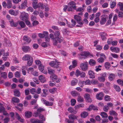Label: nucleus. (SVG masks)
Listing matches in <instances>:
<instances>
[{
    "label": "nucleus",
    "instance_id": "nucleus-1",
    "mask_svg": "<svg viewBox=\"0 0 123 123\" xmlns=\"http://www.w3.org/2000/svg\"><path fill=\"white\" fill-rule=\"evenodd\" d=\"M49 37L51 39L53 40V41L54 45L57 46L58 48H60L61 45L59 43L62 42L63 40V38L62 37L60 32L58 31H56L54 34H50L49 35Z\"/></svg>",
    "mask_w": 123,
    "mask_h": 123
},
{
    "label": "nucleus",
    "instance_id": "nucleus-2",
    "mask_svg": "<svg viewBox=\"0 0 123 123\" xmlns=\"http://www.w3.org/2000/svg\"><path fill=\"white\" fill-rule=\"evenodd\" d=\"M79 56V59H84L88 56H93L88 51H83L78 55Z\"/></svg>",
    "mask_w": 123,
    "mask_h": 123
},
{
    "label": "nucleus",
    "instance_id": "nucleus-3",
    "mask_svg": "<svg viewBox=\"0 0 123 123\" xmlns=\"http://www.w3.org/2000/svg\"><path fill=\"white\" fill-rule=\"evenodd\" d=\"M76 5V3L74 1H71L69 2L68 4V11L72 12L73 11V9H76L77 7Z\"/></svg>",
    "mask_w": 123,
    "mask_h": 123
},
{
    "label": "nucleus",
    "instance_id": "nucleus-4",
    "mask_svg": "<svg viewBox=\"0 0 123 123\" xmlns=\"http://www.w3.org/2000/svg\"><path fill=\"white\" fill-rule=\"evenodd\" d=\"M74 18L78 24L81 26L83 25V22L82 20V17L80 16L79 15H75L74 16Z\"/></svg>",
    "mask_w": 123,
    "mask_h": 123
},
{
    "label": "nucleus",
    "instance_id": "nucleus-5",
    "mask_svg": "<svg viewBox=\"0 0 123 123\" xmlns=\"http://www.w3.org/2000/svg\"><path fill=\"white\" fill-rule=\"evenodd\" d=\"M65 22L67 24V19L61 17L59 18L58 23L61 26H65Z\"/></svg>",
    "mask_w": 123,
    "mask_h": 123
},
{
    "label": "nucleus",
    "instance_id": "nucleus-6",
    "mask_svg": "<svg viewBox=\"0 0 123 123\" xmlns=\"http://www.w3.org/2000/svg\"><path fill=\"white\" fill-rule=\"evenodd\" d=\"M88 64L87 62H84L81 63L80 65V67L83 71H86L88 68Z\"/></svg>",
    "mask_w": 123,
    "mask_h": 123
},
{
    "label": "nucleus",
    "instance_id": "nucleus-7",
    "mask_svg": "<svg viewBox=\"0 0 123 123\" xmlns=\"http://www.w3.org/2000/svg\"><path fill=\"white\" fill-rule=\"evenodd\" d=\"M20 17L21 20L24 21L28 19V15L27 13L25 12H22L21 13Z\"/></svg>",
    "mask_w": 123,
    "mask_h": 123
},
{
    "label": "nucleus",
    "instance_id": "nucleus-8",
    "mask_svg": "<svg viewBox=\"0 0 123 123\" xmlns=\"http://www.w3.org/2000/svg\"><path fill=\"white\" fill-rule=\"evenodd\" d=\"M59 63L57 60H55L50 62L49 64L51 66L57 68L59 67Z\"/></svg>",
    "mask_w": 123,
    "mask_h": 123
},
{
    "label": "nucleus",
    "instance_id": "nucleus-9",
    "mask_svg": "<svg viewBox=\"0 0 123 123\" xmlns=\"http://www.w3.org/2000/svg\"><path fill=\"white\" fill-rule=\"evenodd\" d=\"M101 76L98 77V80L101 82H104L105 80L107 74L106 73H102L100 74Z\"/></svg>",
    "mask_w": 123,
    "mask_h": 123
},
{
    "label": "nucleus",
    "instance_id": "nucleus-10",
    "mask_svg": "<svg viewBox=\"0 0 123 123\" xmlns=\"http://www.w3.org/2000/svg\"><path fill=\"white\" fill-rule=\"evenodd\" d=\"M50 77L51 79L52 80L55 81L56 80L55 82L57 83L59 82L61 80L59 78H58V76L54 74L50 75Z\"/></svg>",
    "mask_w": 123,
    "mask_h": 123
},
{
    "label": "nucleus",
    "instance_id": "nucleus-11",
    "mask_svg": "<svg viewBox=\"0 0 123 123\" xmlns=\"http://www.w3.org/2000/svg\"><path fill=\"white\" fill-rule=\"evenodd\" d=\"M41 101L44 104L47 106H51L53 105V102H49L43 98L41 99Z\"/></svg>",
    "mask_w": 123,
    "mask_h": 123
},
{
    "label": "nucleus",
    "instance_id": "nucleus-12",
    "mask_svg": "<svg viewBox=\"0 0 123 123\" xmlns=\"http://www.w3.org/2000/svg\"><path fill=\"white\" fill-rule=\"evenodd\" d=\"M72 65L70 66L69 68L70 70L72 69L73 68H75L77 65V62L76 60H74L72 61Z\"/></svg>",
    "mask_w": 123,
    "mask_h": 123
},
{
    "label": "nucleus",
    "instance_id": "nucleus-13",
    "mask_svg": "<svg viewBox=\"0 0 123 123\" xmlns=\"http://www.w3.org/2000/svg\"><path fill=\"white\" fill-rule=\"evenodd\" d=\"M23 51L25 52H27L31 50V48L28 46H23L22 48Z\"/></svg>",
    "mask_w": 123,
    "mask_h": 123
},
{
    "label": "nucleus",
    "instance_id": "nucleus-14",
    "mask_svg": "<svg viewBox=\"0 0 123 123\" xmlns=\"http://www.w3.org/2000/svg\"><path fill=\"white\" fill-rule=\"evenodd\" d=\"M104 95L102 92H101L97 94L96 95V98L100 100H102Z\"/></svg>",
    "mask_w": 123,
    "mask_h": 123
},
{
    "label": "nucleus",
    "instance_id": "nucleus-15",
    "mask_svg": "<svg viewBox=\"0 0 123 123\" xmlns=\"http://www.w3.org/2000/svg\"><path fill=\"white\" fill-rule=\"evenodd\" d=\"M84 97L87 102H92V99L90 98V95L88 94H85L84 95Z\"/></svg>",
    "mask_w": 123,
    "mask_h": 123
},
{
    "label": "nucleus",
    "instance_id": "nucleus-16",
    "mask_svg": "<svg viewBox=\"0 0 123 123\" xmlns=\"http://www.w3.org/2000/svg\"><path fill=\"white\" fill-rule=\"evenodd\" d=\"M32 57L29 55H25L22 58V60L24 61H28Z\"/></svg>",
    "mask_w": 123,
    "mask_h": 123
},
{
    "label": "nucleus",
    "instance_id": "nucleus-17",
    "mask_svg": "<svg viewBox=\"0 0 123 123\" xmlns=\"http://www.w3.org/2000/svg\"><path fill=\"white\" fill-rule=\"evenodd\" d=\"M99 35L100 36L102 40L104 41L106 40V37L107 36L106 33L104 32H101L99 33Z\"/></svg>",
    "mask_w": 123,
    "mask_h": 123
},
{
    "label": "nucleus",
    "instance_id": "nucleus-18",
    "mask_svg": "<svg viewBox=\"0 0 123 123\" xmlns=\"http://www.w3.org/2000/svg\"><path fill=\"white\" fill-rule=\"evenodd\" d=\"M88 74L90 78L93 79L95 78V76L92 70H90L88 71Z\"/></svg>",
    "mask_w": 123,
    "mask_h": 123
},
{
    "label": "nucleus",
    "instance_id": "nucleus-19",
    "mask_svg": "<svg viewBox=\"0 0 123 123\" xmlns=\"http://www.w3.org/2000/svg\"><path fill=\"white\" fill-rule=\"evenodd\" d=\"M31 123H43L42 121L37 119H31Z\"/></svg>",
    "mask_w": 123,
    "mask_h": 123
},
{
    "label": "nucleus",
    "instance_id": "nucleus-20",
    "mask_svg": "<svg viewBox=\"0 0 123 123\" xmlns=\"http://www.w3.org/2000/svg\"><path fill=\"white\" fill-rule=\"evenodd\" d=\"M110 49L112 52L116 53L118 52L120 49H119L118 48L113 47H111L110 48Z\"/></svg>",
    "mask_w": 123,
    "mask_h": 123
},
{
    "label": "nucleus",
    "instance_id": "nucleus-21",
    "mask_svg": "<svg viewBox=\"0 0 123 123\" xmlns=\"http://www.w3.org/2000/svg\"><path fill=\"white\" fill-rule=\"evenodd\" d=\"M78 80L76 78H74L72 80L71 82V85L72 86L76 85L78 82Z\"/></svg>",
    "mask_w": 123,
    "mask_h": 123
},
{
    "label": "nucleus",
    "instance_id": "nucleus-22",
    "mask_svg": "<svg viewBox=\"0 0 123 123\" xmlns=\"http://www.w3.org/2000/svg\"><path fill=\"white\" fill-rule=\"evenodd\" d=\"M92 109L94 110H97V107L92 105H90L87 110H88L89 111H90Z\"/></svg>",
    "mask_w": 123,
    "mask_h": 123
},
{
    "label": "nucleus",
    "instance_id": "nucleus-23",
    "mask_svg": "<svg viewBox=\"0 0 123 123\" xmlns=\"http://www.w3.org/2000/svg\"><path fill=\"white\" fill-rule=\"evenodd\" d=\"M116 5V2L115 0H111L110 3V7L113 8Z\"/></svg>",
    "mask_w": 123,
    "mask_h": 123
},
{
    "label": "nucleus",
    "instance_id": "nucleus-24",
    "mask_svg": "<svg viewBox=\"0 0 123 123\" xmlns=\"http://www.w3.org/2000/svg\"><path fill=\"white\" fill-rule=\"evenodd\" d=\"M9 13L12 15L16 16L18 13V12L17 11H15L14 10L11 9L9 11Z\"/></svg>",
    "mask_w": 123,
    "mask_h": 123
},
{
    "label": "nucleus",
    "instance_id": "nucleus-25",
    "mask_svg": "<svg viewBox=\"0 0 123 123\" xmlns=\"http://www.w3.org/2000/svg\"><path fill=\"white\" fill-rule=\"evenodd\" d=\"M82 84L85 85H91V81L89 79H87L85 81H83Z\"/></svg>",
    "mask_w": 123,
    "mask_h": 123
},
{
    "label": "nucleus",
    "instance_id": "nucleus-26",
    "mask_svg": "<svg viewBox=\"0 0 123 123\" xmlns=\"http://www.w3.org/2000/svg\"><path fill=\"white\" fill-rule=\"evenodd\" d=\"M9 22L12 26L16 27L17 25V23L16 22H14L13 19L10 20Z\"/></svg>",
    "mask_w": 123,
    "mask_h": 123
},
{
    "label": "nucleus",
    "instance_id": "nucleus-27",
    "mask_svg": "<svg viewBox=\"0 0 123 123\" xmlns=\"http://www.w3.org/2000/svg\"><path fill=\"white\" fill-rule=\"evenodd\" d=\"M106 17L104 16L102 17L100 21V23L101 24H105L106 21Z\"/></svg>",
    "mask_w": 123,
    "mask_h": 123
},
{
    "label": "nucleus",
    "instance_id": "nucleus-28",
    "mask_svg": "<svg viewBox=\"0 0 123 123\" xmlns=\"http://www.w3.org/2000/svg\"><path fill=\"white\" fill-rule=\"evenodd\" d=\"M39 80L41 82L43 83L46 80L45 77L43 75H41L39 76Z\"/></svg>",
    "mask_w": 123,
    "mask_h": 123
},
{
    "label": "nucleus",
    "instance_id": "nucleus-29",
    "mask_svg": "<svg viewBox=\"0 0 123 123\" xmlns=\"http://www.w3.org/2000/svg\"><path fill=\"white\" fill-rule=\"evenodd\" d=\"M42 91L43 92V93L42 94L41 96L44 97H46L47 94V92L48 91V90L46 89H44Z\"/></svg>",
    "mask_w": 123,
    "mask_h": 123
},
{
    "label": "nucleus",
    "instance_id": "nucleus-30",
    "mask_svg": "<svg viewBox=\"0 0 123 123\" xmlns=\"http://www.w3.org/2000/svg\"><path fill=\"white\" fill-rule=\"evenodd\" d=\"M32 115L31 112L30 111H27L25 112V115L26 117L29 118L31 117Z\"/></svg>",
    "mask_w": 123,
    "mask_h": 123
},
{
    "label": "nucleus",
    "instance_id": "nucleus-31",
    "mask_svg": "<svg viewBox=\"0 0 123 123\" xmlns=\"http://www.w3.org/2000/svg\"><path fill=\"white\" fill-rule=\"evenodd\" d=\"M15 115L16 117L19 121L21 122H23L24 121V120L21 118L20 116L18 113H16Z\"/></svg>",
    "mask_w": 123,
    "mask_h": 123
},
{
    "label": "nucleus",
    "instance_id": "nucleus-32",
    "mask_svg": "<svg viewBox=\"0 0 123 123\" xmlns=\"http://www.w3.org/2000/svg\"><path fill=\"white\" fill-rule=\"evenodd\" d=\"M68 117L69 119L74 120L76 119L77 117L74 115H70L68 116Z\"/></svg>",
    "mask_w": 123,
    "mask_h": 123
},
{
    "label": "nucleus",
    "instance_id": "nucleus-33",
    "mask_svg": "<svg viewBox=\"0 0 123 123\" xmlns=\"http://www.w3.org/2000/svg\"><path fill=\"white\" fill-rule=\"evenodd\" d=\"M7 2V8L9 9L12 7V4L11 0H6Z\"/></svg>",
    "mask_w": 123,
    "mask_h": 123
},
{
    "label": "nucleus",
    "instance_id": "nucleus-34",
    "mask_svg": "<svg viewBox=\"0 0 123 123\" xmlns=\"http://www.w3.org/2000/svg\"><path fill=\"white\" fill-rule=\"evenodd\" d=\"M33 61V59L32 57L28 60L27 63V65L28 66H31L32 63Z\"/></svg>",
    "mask_w": 123,
    "mask_h": 123
},
{
    "label": "nucleus",
    "instance_id": "nucleus-35",
    "mask_svg": "<svg viewBox=\"0 0 123 123\" xmlns=\"http://www.w3.org/2000/svg\"><path fill=\"white\" fill-rule=\"evenodd\" d=\"M23 39L28 43L31 42V39L30 38L26 36H24L23 38Z\"/></svg>",
    "mask_w": 123,
    "mask_h": 123
},
{
    "label": "nucleus",
    "instance_id": "nucleus-36",
    "mask_svg": "<svg viewBox=\"0 0 123 123\" xmlns=\"http://www.w3.org/2000/svg\"><path fill=\"white\" fill-rule=\"evenodd\" d=\"M68 111L70 113H73L74 114L76 113V112L74 110L73 108L72 107H69L68 109Z\"/></svg>",
    "mask_w": 123,
    "mask_h": 123
},
{
    "label": "nucleus",
    "instance_id": "nucleus-37",
    "mask_svg": "<svg viewBox=\"0 0 123 123\" xmlns=\"http://www.w3.org/2000/svg\"><path fill=\"white\" fill-rule=\"evenodd\" d=\"M88 113L87 112L84 111L82 112L81 114V117L83 118H85L88 115Z\"/></svg>",
    "mask_w": 123,
    "mask_h": 123
},
{
    "label": "nucleus",
    "instance_id": "nucleus-38",
    "mask_svg": "<svg viewBox=\"0 0 123 123\" xmlns=\"http://www.w3.org/2000/svg\"><path fill=\"white\" fill-rule=\"evenodd\" d=\"M83 98L81 96L79 95L77 99L78 102L79 103H81L83 101Z\"/></svg>",
    "mask_w": 123,
    "mask_h": 123
},
{
    "label": "nucleus",
    "instance_id": "nucleus-39",
    "mask_svg": "<svg viewBox=\"0 0 123 123\" xmlns=\"http://www.w3.org/2000/svg\"><path fill=\"white\" fill-rule=\"evenodd\" d=\"M71 94L73 96H76L80 95V93L76 91H72Z\"/></svg>",
    "mask_w": 123,
    "mask_h": 123
},
{
    "label": "nucleus",
    "instance_id": "nucleus-40",
    "mask_svg": "<svg viewBox=\"0 0 123 123\" xmlns=\"http://www.w3.org/2000/svg\"><path fill=\"white\" fill-rule=\"evenodd\" d=\"M89 63L90 65L92 66L96 64V62L94 60L91 59L90 60Z\"/></svg>",
    "mask_w": 123,
    "mask_h": 123
},
{
    "label": "nucleus",
    "instance_id": "nucleus-41",
    "mask_svg": "<svg viewBox=\"0 0 123 123\" xmlns=\"http://www.w3.org/2000/svg\"><path fill=\"white\" fill-rule=\"evenodd\" d=\"M110 115L114 116H117V113L115 111L113 110H111L109 112Z\"/></svg>",
    "mask_w": 123,
    "mask_h": 123
},
{
    "label": "nucleus",
    "instance_id": "nucleus-42",
    "mask_svg": "<svg viewBox=\"0 0 123 123\" xmlns=\"http://www.w3.org/2000/svg\"><path fill=\"white\" fill-rule=\"evenodd\" d=\"M14 95L17 97H19L20 95V93L19 90L15 89L14 91Z\"/></svg>",
    "mask_w": 123,
    "mask_h": 123
},
{
    "label": "nucleus",
    "instance_id": "nucleus-43",
    "mask_svg": "<svg viewBox=\"0 0 123 123\" xmlns=\"http://www.w3.org/2000/svg\"><path fill=\"white\" fill-rule=\"evenodd\" d=\"M38 117L41 120L40 121H42L43 123V122L45 120V119L44 116L41 114H40L38 116Z\"/></svg>",
    "mask_w": 123,
    "mask_h": 123
},
{
    "label": "nucleus",
    "instance_id": "nucleus-44",
    "mask_svg": "<svg viewBox=\"0 0 123 123\" xmlns=\"http://www.w3.org/2000/svg\"><path fill=\"white\" fill-rule=\"evenodd\" d=\"M71 22L72 23V25L71 26H70L69 25H68V26L69 27H72L74 25L76 24V21L74 19H72L71 20Z\"/></svg>",
    "mask_w": 123,
    "mask_h": 123
},
{
    "label": "nucleus",
    "instance_id": "nucleus-45",
    "mask_svg": "<svg viewBox=\"0 0 123 123\" xmlns=\"http://www.w3.org/2000/svg\"><path fill=\"white\" fill-rule=\"evenodd\" d=\"M27 1L25 0L21 5L22 8H23L26 7L27 6Z\"/></svg>",
    "mask_w": 123,
    "mask_h": 123
},
{
    "label": "nucleus",
    "instance_id": "nucleus-46",
    "mask_svg": "<svg viewBox=\"0 0 123 123\" xmlns=\"http://www.w3.org/2000/svg\"><path fill=\"white\" fill-rule=\"evenodd\" d=\"M57 88H53L52 89H49V92L51 93H54L56 91Z\"/></svg>",
    "mask_w": 123,
    "mask_h": 123
},
{
    "label": "nucleus",
    "instance_id": "nucleus-47",
    "mask_svg": "<svg viewBox=\"0 0 123 123\" xmlns=\"http://www.w3.org/2000/svg\"><path fill=\"white\" fill-rule=\"evenodd\" d=\"M115 78V75L114 74H110L109 78V80L111 81L112 80Z\"/></svg>",
    "mask_w": 123,
    "mask_h": 123
},
{
    "label": "nucleus",
    "instance_id": "nucleus-48",
    "mask_svg": "<svg viewBox=\"0 0 123 123\" xmlns=\"http://www.w3.org/2000/svg\"><path fill=\"white\" fill-rule=\"evenodd\" d=\"M100 115L102 117L104 118H107L108 116L107 114L104 112H101L100 113Z\"/></svg>",
    "mask_w": 123,
    "mask_h": 123
},
{
    "label": "nucleus",
    "instance_id": "nucleus-49",
    "mask_svg": "<svg viewBox=\"0 0 123 123\" xmlns=\"http://www.w3.org/2000/svg\"><path fill=\"white\" fill-rule=\"evenodd\" d=\"M114 88L118 92H119L121 90V89L119 86L116 85H114L113 86Z\"/></svg>",
    "mask_w": 123,
    "mask_h": 123
},
{
    "label": "nucleus",
    "instance_id": "nucleus-50",
    "mask_svg": "<svg viewBox=\"0 0 123 123\" xmlns=\"http://www.w3.org/2000/svg\"><path fill=\"white\" fill-rule=\"evenodd\" d=\"M118 5L119 6L120 10L122 11H123V3L119 2Z\"/></svg>",
    "mask_w": 123,
    "mask_h": 123
},
{
    "label": "nucleus",
    "instance_id": "nucleus-51",
    "mask_svg": "<svg viewBox=\"0 0 123 123\" xmlns=\"http://www.w3.org/2000/svg\"><path fill=\"white\" fill-rule=\"evenodd\" d=\"M80 71L79 69H77L75 73V75L78 77L80 75Z\"/></svg>",
    "mask_w": 123,
    "mask_h": 123
},
{
    "label": "nucleus",
    "instance_id": "nucleus-52",
    "mask_svg": "<svg viewBox=\"0 0 123 123\" xmlns=\"http://www.w3.org/2000/svg\"><path fill=\"white\" fill-rule=\"evenodd\" d=\"M13 102L15 103H18L19 101V100L18 98L13 97L12 99Z\"/></svg>",
    "mask_w": 123,
    "mask_h": 123
},
{
    "label": "nucleus",
    "instance_id": "nucleus-53",
    "mask_svg": "<svg viewBox=\"0 0 123 123\" xmlns=\"http://www.w3.org/2000/svg\"><path fill=\"white\" fill-rule=\"evenodd\" d=\"M7 74L6 72H3L1 73V77L4 79H6L7 77Z\"/></svg>",
    "mask_w": 123,
    "mask_h": 123
},
{
    "label": "nucleus",
    "instance_id": "nucleus-54",
    "mask_svg": "<svg viewBox=\"0 0 123 123\" xmlns=\"http://www.w3.org/2000/svg\"><path fill=\"white\" fill-rule=\"evenodd\" d=\"M15 76L17 78H19L20 76V72L16 71L14 74Z\"/></svg>",
    "mask_w": 123,
    "mask_h": 123
},
{
    "label": "nucleus",
    "instance_id": "nucleus-55",
    "mask_svg": "<svg viewBox=\"0 0 123 123\" xmlns=\"http://www.w3.org/2000/svg\"><path fill=\"white\" fill-rule=\"evenodd\" d=\"M91 84H92L93 85L97 84L98 83V82L97 80H92L91 81Z\"/></svg>",
    "mask_w": 123,
    "mask_h": 123
},
{
    "label": "nucleus",
    "instance_id": "nucleus-56",
    "mask_svg": "<svg viewBox=\"0 0 123 123\" xmlns=\"http://www.w3.org/2000/svg\"><path fill=\"white\" fill-rule=\"evenodd\" d=\"M44 68V66L42 64H40L39 65V69L41 72H42Z\"/></svg>",
    "mask_w": 123,
    "mask_h": 123
},
{
    "label": "nucleus",
    "instance_id": "nucleus-57",
    "mask_svg": "<svg viewBox=\"0 0 123 123\" xmlns=\"http://www.w3.org/2000/svg\"><path fill=\"white\" fill-rule=\"evenodd\" d=\"M48 73L50 74H54L55 73V71L54 70L51 69H48Z\"/></svg>",
    "mask_w": 123,
    "mask_h": 123
},
{
    "label": "nucleus",
    "instance_id": "nucleus-58",
    "mask_svg": "<svg viewBox=\"0 0 123 123\" xmlns=\"http://www.w3.org/2000/svg\"><path fill=\"white\" fill-rule=\"evenodd\" d=\"M105 101H110L111 100L110 96L108 95L105 96L104 97Z\"/></svg>",
    "mask_w": 123,
    "mask_h": 123
},
{
    "label": "nucleus",
    "instance_id": "nucleus-59",
    "mask_svg": "<svg viewBox=\"0 0 123 123\" xmlns=\"http://www.w3.org/2000/svg\"><path fill=\"white\" fill-rule=\"evenodd\" d=\"M70 101L72 106H74V105L76 102V100L74 98L72 99Z\"/></svg>",
    "mask_w": 123,
    "mask_h": 123
},
{
    "label": "nucleus",
    "instance_id": "nucleus-60",
    "mask_svg": "<svg viewBox=\"0 0 123 123\" xmlns=\"http://www.w3.org/2000/svg\"><path fill=\"white\" fill-rule=\"evenodd\" d=\"M37 8L40 7L42 9H43L44 6L43 4L41 3H39L37 5Z\"/></svg>",
    "mask_w": 123,
    "mask_h": 123
},
{
    "label": "nucleus",
    "instance_id": "nucleus-61",
    "mask_svg": "<svg viewBox=\"0 0 123 123\" xmlns=\"http://www.w3.org/2000/svg\"><path fill=\"white\" fill-rule=\"evenodd\" d=\"M105 67L107 69H109L110 67V64L109 62H106L105 64Z\"/></svg>",
    "mask_w": 123,
    "mask_h": 123
},
{
    "label": "nucleus",
    "instance_id": "nucleus-62",
    "mask_svg": "<svg viewBox=\"0 0 123 123\" xmlns=\"http://www.w3.org/2000/svg\"><path fill=\"white\" fill-rule=\"evenodd\" d=\"M19 23L21 27L22 28H24L25 27V23L24 22L22 21H21Z\"/></svg>",
    "mask_w": 123,
    "mask_h": 123
},
{
    "label": "nucleus",
    "instance_id": "nucleus-63",
    "mask_svg": "<svg viewBox=\"0 0 123 123\" xmlns=\"http://www.w3.org/2000/svg\"><path fill=\"white\" fill-rule=\"evenodd\" d=\"M103 109L105 111L107 112L108 111V110L109 109V107L106 105H105Z\"/></svg>",
    "mask_w": 123,
    "mask_h": 123
},
{
    "label": "nucleus",
    "instance_id": "nucleus-64",
    "mask_svg": "<svg viewBox=\"0 0 123 123\" xmlns=\"http://www.w3.org/2000/svg\"><path fill=\"white\" fill-rule=\"evenodd\" d=\"M117 82L118 84L121 85L122 86H123V81L121 80L120 79L118 80H117Z\"/></svg>",
    "mask_w": 123,
    "mask_h": 123
}]
</instances>
